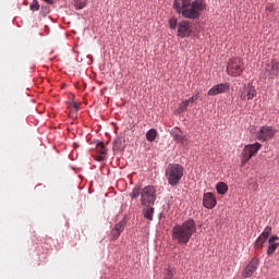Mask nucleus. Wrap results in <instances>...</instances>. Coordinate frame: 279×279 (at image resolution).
I'll return each instance as SVG.
<instances>
[{
    "label": "nucleus",
    "instance_id": "26",
    "mask_svg": "<svg viewBox=\"0 0 279 279\" xmlns=\"http://www.w3.org/2000/svg\"><path fill=\"white\" fill-rule=\"evenodd\" d=\"M111 239L117 240L119 236H121V232L113 228L110 233Z\"/></svg>",
    "mask_w": 279,
    "mask_h": 279
},
{
    "label": "nucleus",
    "instance_id": "13",
    "mask_svg": "<svg viewBox=\"0 0 279 279\" xmlns=\"http://www.w3.org/2000/svg\"><path fill=\"white\" fill-rule=\"evenodd\" d=\"M230 89V84L228 83H220L218 85L213 86L207 95H209L210 97H215L216 95H221V93H226V90Z\"/></svg>",
    "mask_w": 279,
    "mask_h": 279
},
{
    "label": "nucleus",
    "instance_id": "31",
    "mask_svg": "<svg viewBox=\"0 0 279 279\" xmlns=\"http://www.w3.org/2000/svg\"><path fill=\"white\" fill-rule=\"evenodd\" d=\"M97 160H99V162H104V160H106L105 155L98 156Z\"/></svg>",
    "mask_w": 279,
    "mask_h": 279
},
{
    "label": "nucleus",
    "instance_id": "22",
    "mask_svg": "<svg viewBox=\"0 0 279 279\" xmlns=\"http://www.w3.org/2000/svg\"><path fill=\"white\" fill-rule=\"evenodd\" d=\"M74 7L75 10H84V8H86V2L82 0H74Z\"/></svg>",
    "mask_w": 279,
    "mask_h": 279
},
{
    "label": "nucleus",
    "instance_id": "28",
    "mask_svg": "<svg viewBox=\"0 0 279 279\" xmlns=\"http://www.w3.org/2000/svg\"><path fill=\"white\" fill-rule=\"evenodd\" d=\"M114 228H116L117 230H119L120 233H121V232H123V230H125V222H124V221H120V222H118V223L116 225Z\"/></svg>",
    "mask_w": 279,
    "mask_h": 279
},
{
    "label": "nucleus",
    "instance_id": "12",
    "mask_svg": "<svg viewBox=\"0 0 279 279\" xmlns=\"http://www.w3.org/2000/svg\"><path fill=\"white\" fill-rule=\"evenodd\" d=\"M258 269V258H253L242 272L243 278H252L254 271Z\"/></svg>",
    "mask_w": 279,
    "mask_h": 279
},
{
    "label": "nucleus",
    "instance_id": "21",
    "mask_svg": "<svg viewBox=\"0 0 279 279\" xmlns=\"http://www.w3.org/2000/svg\"><path fill=\"white\" fill-rule=\"evenodd\" d=\"M189 106H191V102H189V100H183L179 105V112H186V109L189 108Z\"/></svg>",
    "mask_w": 279,
    "mask_h": 279
},
{
    "label": "nucleus",
    "instance_id": "15",
    "mask_svg": "<svg viewBox=\"0 0 279 279\" xmlns=\"http://www.w3.org/2000/svg\"><path fill=\"white\" fill-rule=\"evenodd\" d=\"M173 141H175L177 143H184V141H186V136H184L182 134V130L174 128L171 130L170 132Z\"/></svg>",
    "mask_w": 279,
    "mask_h": 279
},
{
    "label": "nucleus",
    "instance_id": "4",
    "mask_svg": "<svg viewBox=\"0 0 279 279\" xmlns=\"http://www.w3.org/2000/svg\"><path fill=\"white\" fill-rule=\"evenodd\" d=\"M263 145L260 143H255V144H248L244 146L242 154H241V167H245L258 151H260V148Z\"/></svg>",
    "mask_w": 279,
    "mask_h": 279
},
{
    "label": "nucleus",
    "instance_id": "27",
    "mask_svg": "<svg viewBox=\"0 0 279 279\" xmlns=\"http://www.w3.org/2000/svg\"><path fill=\"white\" fill-rule=\"evenodd\" d=\"M178 25H180V23H178L177 19H170L169 20L170 29H175V27H178Z\"/></svg>",
    "mask_w": 279,
    "mask_h": 279
},
{
    "label": "nucleus",
    "instance_id": "32",
    "mask_svg": "<svg viewBox=\"0 0 279 279\" xmlns=\"http://www.w3.org/2000/svg\"><path fill=\"white\" fill-rule=\"evenodd\" d=\"M73 108H74V110H80V105L77 104V102H73Z\"/></svg>",
    "mask_w": 279,
    "mask_h": 279
},
{
    "label": "nucleus",
    "instance_id": "29",
    "mask_svg": "<svg viewBox=\"0 0 279 279\" xmlns=\"http://www.w3.org/2000/svg\"><path fill=\"white\" fill-rule=\"evenodd\" d=\"M271 70L278 73L279 71V62L278 61H272L271 62Z\"/></svg>",
    "mask_w": 279,
    "mask_h": 279
},
{
    "label": "nucleus",
    "instance_id": "20",
    "mask_svg": "<svg viewBox=\"0 0 279 279\" xmlns=\"http://www.w3.org/2000/svg\"><path fill=\"white\" fill-rule=\"evenodd\" d=\"M173 276H175V270L171 267H168L163 272V279H173Z\"/></svg>",
    "mask_w": 279,
    "mask_h": 279
},
{
    "label": "nucleus",
    "instance_id": "2",
    "mask_svg": "<svg viewBox=\"0 0 279 279\" xmlns=\"http://www.w3.org/2000/svg\"><path fill=\"white\" fill-rule=\"evenodd\" d=\"M197 232L195 220L187 219L182 225L172 228V241H177L179 245H186L191 238Z\"/></svg>",
    "mask_w": 279,
    "mask_h": 279
},
{
    "label": "nucleus",
    "instance_id": "25",
    "mask_svg": "<svg viewBox=\"0 0 279 279\" xmlns=\"http://www.w3.org/2000/svg\"><path fill=\"white\" fill-rule=\"evenodd\" d=\"M141 193V187H134L130 194V197H132V199H136Z\"/></svg>",
    "mask_w": 279,
    "mask_h": 279
},
{
    "label": "nucleus",
    "instance_id": "6",
    "mask_svg": "<svg viewBox=\"0 0 279 279\" xmlns=\"http://www.w3.org/2000/svg\"><path fill=\"white\" fill-rule=\"evenodd\" d=\"M227 73L232 77H239L243 73V61L239 58L231 59L227 65Z\"/></svg>",
    "mask_w": 279,
    "mask_h": 279
},
{
    "label": "nucleus",
    "instance_id": "10",
    "mask_svg": "<svg viewBox=\"0 0 279 279\" xmlns=\"http://www.w3.org/2000/svg\"><path fill=\"white\" fill-rule=\"evenodd\" d=\"M271 234V227H266L264 231L260 233V235L255 241V248L256 250H263V244L267 243V239H269Z\"/></svg>",
    "mask_w": 279,
    "mask_h": 279
},
{
    "label": "nucleus",
    "instance_id": "30",
    "mask_svg": "<svg viewBox=\"0 0 279 279\" xmlns=\"http://www.w3.org/2000/svg\"><path fill=\"white\" fill-rule=\"evenodd\" d=\"M197 99H199V94H195L194 96H192L190 99H187V101L190 104H195V101H197Z\"/></svg>",
    "mask_w": 279,
    "mask_h": 279
},
{
    "label": "nucleus",
    "instance_id": "9",
    "mask_svg": "<svg viewBox=\"0 0 279 279\" xmlns=\"http://www.w3.org/2000/svg\"><path fill=\"white\" fill-rule=\"evenodd\" d=\"M256 97V88H254V85L248 83L246 86H244L240 92V99L242 101L254 99Z\"/></svg>",
    "mask_w": 279,
    "mask_h": 279
},
{
    "label": "nucleus",
    "instance_id": "3",
    "mask_svg": "<svg viewBox=\"0 0 279 279\" xmlns=\"http://www.w3.org/2000/svg\"><path fill=\"white\" fill-rule=\"evenodd\" d=\"M184 177V167L180 163H170L166 168V178L170 186H178Z\"/></svg>",
    "mask_w": 279,
    "mask_h": 279
},
{
    "label": "nucleus",
    "instance_id": "1",
    "mask_svg": "<svg viewBox=\"0 0 279 279\" xmlns=\"http://www.w3.org/2000/svg\"><path fill=\"white\" fill-rule=\"evenodd\" d=\"M173 8L178 14H182L184 19H199L202 12L206 10L204 0H196L191 3V0H174Z\"/></svg>",
    "mask_w": 279,
    "mask_h": 279
},
{
    "label": "nucleus",
    "instance_id": "23",
    "mask_svg": "<svg viewBox=\"0 0 279 279\" xmlns=\"http://www.w3.org/2000/svg\"><path fill=\"white\" fill-rule=\"evenodd\" d=\"M29 10H32V12H38V10H40V4L38 3V0L32 1Z\"/></svg>",
    "mask_w": 279,
    "mask_h": 279
},
{
    "label": "nucleus",
    "instance_id": "34",
    "mask_svg": "<svg viewBox=\"0 0 279 279\" xmlns=\"http://www.w3.org/2000/svg\"><path fill=\"white\" fill-rule=\"evenodd\" d=\"M266 10H269V12H271V7H266Z\"/></svg>",
    "mask_w": 279,
    "mask_h": 279
},
{
    "label": "nucleus",
    "instance_id": "17",
    "mask_svg": "<svg viewBox=\"0 0 279 279\" xmlns=\"http://www.w3.org/2000/svg\"><path fill=\"white\" fill-rule=\"evenodd\" d=\"M156 138H158V131H156V129L148 130L146 133V140L148 141V143H154Z\"/></svg>",
    "mask_w": 279,
    "mask_h": 279
},
{
    "label": "nucleus",
    "instance_id": "33",
    "mask_svg": "<svg viewBox=\"0 0 279 279\" xmlns=\"http://www.w3.org/2000/svg\"><path fill=\"white\" fill-rule=\"evenodd\" d=\"M46 3H49V5H52L53 0H44Z\"/></svg>",
    "mask_w": 279,
    "mask_h": 279
},
{
    "label": "nucleus",
    "instance_id": "14",
    "mask_svg": "<svg viewBox=\"0 0 279 279\" xmlns=\"http://www.w3.org/2000/svg\"><path fill=\"white\" fill-rule=\"evenodd\" d=\"M279 241L278 235H272L269 240H268V250H267V254L268 256H271L274 254V252H276V250H278L279 247Z\"/></svg>",
    "mask_w": 279,
    "mask_h": 279
},
{
    "label": "nucleus",
    "instance_id": "19",
    "mask_svg": "<svg viewBox=\"0 0 279 279\" xmlns=\"http://www.w3.org/2000/svg\"><path fill=\"white\" fill-rule=\"evenodd\" d=\"M96 150L98 154H100V156H106V154H108V149L106 148V145L102 142H99L96 145Z\"/></svg>",
    "mask_w": 279,
    "mask_h": 279
},
{
    "label": "nucleus",
    "instance_id": "11",
    "mask_svg": "<svg viewBox=\"0 0 279 279\" xmlns=\"http://www.w3.org/2000/svg\"><path fill=\"white\" fill-rule=\"evenodd\" d=\"M203 206L209 210L217 206V198L213 192H207L203 195Z\"/></svg>",
    "mask_w": 279,
    "mask_h": 279
},
{
    "label": "nucleus",
    "instance_id": "7",
    "mask_svg": "<svg viewBox=\"0 0 279 279\" xmlns=\"http://www.w3.org/2000/svg\"><path fill=\"white\" fill-rule=\"evenodd\" d=\"M276 136V129L272 126H262L257 132V141H271Z\"/></svg>",
    "mask_w": 279,
    "mask_h": 279
},
{
    "label": "nucleus",
    "instance_id": "16",
    "mask_svg": "<svg viewBox=\"0 0 279 279\" xmlns=\"http://www.w3.org/2000/svg\"><path fill=\"white\" fill-rule=\"evenodd\" d=\"M143 215L144 219H148V221H154V205L144 206Z\"/></svg>",
    "mask_w": 279,
    "mask_h": 279
},
{
    "label": "nucleus",
    "instance_id": "5",
    "mask_svg": "<svg viewBox=\"0 0 279 279\" xmlns=\"http://www.w3.org/2000/svg\"><path fill=\"white\" fill-rule=\"evenodd\" d=\"M156 187L154 185H147L141 192V204L143 206H154L156 204Z\"/></svg>",
    "mask_w": 279,
    "mask_h": 279
},
{
    "label": "nucleus",
    "instance_id": "18",
    "mask_svg": "<svg viewBox=\"0 0 279 279\" xmlns=\"http://www.w3.org/2000/svg\"><path fill=\"white\" fill-rule=\"evenodd\" d=\"M216 191L219 195H226L228 193V184L220 182L216 185Z\"/></svg>",
    "mask_w": 279,
    "mask_h": 279
},
{
    "label": "nucleus",
    "instance_id": "24",
    "mask_svg": "<svg viewBox=\"0 0 279 279\" xmlns=\"http://www.w3.org/2000/svg\"><path fill=\"white\" fill-rule=\"evenodd\" d=\"M122 148H123V142L120 138L116 140L114 143H113L114 151H119Z\"/></svg>",
    "mask_w": 279,
    "mask_h": 279
},
{
    "label": "nucleus",
    "instance_id": "8",
    "mask_svg": "<svg viewBox=\"0 0 279 279\" xmlns=\"http://www.w3.org/2000/svg\"><path fill=\"white\" fill-rule=\"evenodd\" d=\"M193 29L191 28V22L183 20L178 24V36L180 38H189Z\"/></svg>",
    "mask_w": 279,
    "mask_h": 279
}]
</instances>
